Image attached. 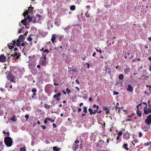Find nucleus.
I'll use <instances>...</instances> for the list:
<instances>
[{"mask_svg":"<svg viewBox=\"0 0 151 151\" xmlns=\"http://www.w3.org/2000/svg\"><path fill=\"white\" fill-rule=\"evenodd\" d=\"M4 142L7 147H10L12 144V139L9 137H6L4 139Z\"/></svg>","mask_w":151,"mask_h":151,"instance_id":"f257e3e1","label":"nucleus"},{"mask_svg":"<svg viewBox=\"0 0 151 151\" xmlns=\"http://www.w3.org/2000/svg\"><path fill=\"white\" fill-rule=\"evenodd\" d=\"M43 20V17L40 15L37 14L35 17V20L33 21V23L36 22L41 23V21Z\"/></svg>","mask_w":151,"mask_h":151,"instance_id":"f03ea898","label":"nucleus"},{"mask_svg":"<svg viewBox=\"0 0 151 151\" xmlns=\"http://www.w3.org/2000/svg\"><path fill=\"white\" fill-rule=\"evenodd\" d=\"M31 5H30V6L28 7V10H27L26 11L24 12L23 13V16L25 17L28 14V13H30L32 14V13L33 10L34 9L33 7H31Z\"/></svg>","mask_w":151,"mask_h":151,"instance_id":"7ed1b4c3","label":"nucleus"},{"mask_svg":"<svg viewBox=\"0 0 151 151\" xmlns=\"http://www.w3.org/2000/svg\"><path fill=\"white\" fill-rule=\"evenodd\" d=\"M79 141L78 139H76L74 142V144L72 147V149L74 150H76L79 147Z\"/></svg>","mask_w":151,"mask_h":151,"instance_id":"20e7f679","label":"nucleus"},{"mask_svg":"<svg viewBox=\"0 0 151 151\" xmlns=\"http://www.w3.org/2000/svg\"><path fill=\"white\" fill-rule=\"evenodd\" d=\"M7 78L11 82L14 83L15 82V81L14 80L15 77L13 76L12 74H9L7 77Z\"/></svg>","mask_w":151,"mask_h":151,"instance_id":"39448f33","label":"nucleus"},{"mask_svg":"<svg viewBox=\"0 0 151 151\" xmlns=\"http://www.w3.org/2000/svg\"><path fill=\"white\" fill-rule=\"evenodd\" d=\"M46 57L45 55H44L43 57L41 58V65L43 66H45L46 64Z\"/></svg>","mask_w":151,"mask_h":151,"instance_id":"423d86ee","label":"nucleus"},{"mask_svg":"<svg viewBox=\"0 0 151 151\" xmlns=\"http://www.w3.org/2000/svg\"><path fill=\"white\" fill-rule=\"evenodd\" d=\"M145 123L147 125H150L151 124V115L150 114L148 116L146 119L145 120Z\"/></svg>","mask_w":151,"mask_h":151,"instance_id":"0eeeda50","label":"nucleus"},{"mask_svg":"<svg viewBox=\"0 0 151 151\" xmlns=\"http://www.w3.org/2000/svg\"><path fill=\"white\" fill-rule=\"evenodd\" d=\"M61 94L60 92L58 93L57 94L54 95L53 96L54 98H55L57 101H59L60 100Z\"/></svg>","mask_w":151,"mask_h":151,"instance_id":"6e6552de","label":"nucleus"},{"mask_svg":"<svg viewBox=\"0 0 151 151\" xmlns=\"http://www.w3.org/2000/svg\"><path fill=\"white\" fill-rule=\"evenodd\" d=\"M6 58L5 56L3 55L0 56V61L1 63H4L6 61Z\"/></svg>","mask_w":151,"mask_h":151,"instance_id":"1a4fd4ad","label":"nucleus"},{"mask_svg":"<svg viewBox=\"0 0 151 151\" xmlns=\"http://www.w3.org/2000/svg\"><path fill=\"white\" fill-rule=\"evenodd\" d=\"M25 39V37L22 35H21L19 39L17 40V42H20L23 41Z\"/></svg>","mask_w":151,"mask_h":151,"instance_id":"9d476101","label":"nucleus"},{"mask_svg":"<svg viewBox=\"0 0 151 151\" xmlns=\"http://www.w3.org/2000/svg\"><path fill=\"white\" fill-rule=\"evenodd\" d=\"M102 108L103 110L105 111L106 114H110L109 109L107 107L102 106Z\"/></svg>","mask_w":151,"mask_h":151,"instance_id":"9b49d317","label":"nucleus"},{"mask_svg":"<svg viewBox=\"0 0 151 151\" xmlns=\"http://www.w3.org/2000/svg\"><path fill=\"white\" fill-rule=\"evenodd\" d=\"M127 90L130 92H132L133 90V88L129 84L128 85V87L127 88Z\"/></svg>","mask_w":151,"mask_h":151,"instance_id":"f8f14e48","label":"nucleus"},{"mask_svg":"<svg viewBox=\"0 0 151 151\" xmlns=\"http://www.w3.org/2000/svg\"><path fill=\"white\" fill-rule=\"evenodd\" d=\"M131 70V69L129 68H126L124 69V73L125 74H127L128 72H129Z\"/></svg>","mask_w":151,"mask_h":151,"instance_id":"ddd939ff","label":"nucleus"},{"mask_svg":"<svg viewBox=\"0 0 151 151\" xmlns=\"http://www.w3.org/2000/svg\"><path fill=\"white\" fill-rule=\"evenodd\" d=\"M8 46L10 49H12L14 47V44H12V43H10L8 44Z\"/></svg>","mask_w":151,"mask_h":151,"instance_id":"4468645a","label":"nucleus"},{"mask_svg":"<svg viewBox=\"0 0 151 151\" xmlns=\"http://www.w3.org/2000/svg\"><path fill=\"white\" fill-rule=\"evenodd\" d=\"M56 39L55 35H52V38L51 39L52 42L53 43L55 42V40Z\"/></svg>","mask_w":151,"mask_h":151,"instance_id":"2eb2a0df","label":"nucleus"},{"mask_svg":"<svg viewBox=\"0 0 151 151\" xmlns=\"http://www.w3.org/2000/svg\"><path fill=\"white\" fill-rule=\"evenodd\" d=\"M123 138L125 139H128L129 138V135L127 133H124L123 134Z\"/></svg>","mask_w":151,"mask_h":151,"instance_id":"dca6fc26","label":"nucleus"},{"mask_svg":"<svg viewBox=\"0 0 151 151\" xmlns=\"http://www.w3.org/2000/svg\"><path fill=\"white\" fill-rule=\"evenodd\" d=\"M144 112L146 114H149L148 110L147 109V106H146L144 109Z\"/></svg>","mask_w":151,"mask_h":151,"instance_id":"f3484780","label":"nucleus"},{"mask_svg":"<svg viewBox=\"0 0 151 151\" xmlns=\"http://www.w3.org/2000/svg\"><path fill=\"white\" fill-rule=\"evenodd\" d=\"M26 22H27V19L25 18L24 19L22 20L21 21V23L24 25H26Z\"/></svg>","mask_w":151,"mask_h":151,"instance_id":"a211bd4d","label":"nucleus"},{"mask_svg":"<svg viewBox=\"0 0 151 151\" xmlns=\"http://www.w3.org/2000/svg\"><path fill=\"white\" fill-rule=\"evenodd\" d=\"M19 54L17 53L16 52H15L14 55H11V56H13L15 58L16 56V58L17 59H18L19 58V56H17V55Z\"/></svg>","mask_w":151,"mask_h":151,"instance_id":"6ab92c4d","label":"nucleus"},{"mask_svg":"<svg viewBox=\"0 0 151 151\" xmlns=\"http://www.w3.org/2000/svg\"><path fill=\"white\" fill-rule=\"evenodd\" d=\"M27 15V16L25 18L26 19H27L28 20L29 22H30L32 20V17H30L29 15L28 14Z\"/></svg>","mask_w":151,"mask_h":151,"instance_id":"aec40b11","label":"nucleus"},{"mask_svg":"<svg viewBox=\"0 0 151 151\" xmlns=\"http://www.w3.org/2000/svg\"><path fill=\"white\" fill-rule=\"evenodd\" d=\"M136 113L137 115H138L139 117L141 116L142 113L140 111H139V110H137V111Z\"/></svg>","mask_w":151,"mask_h":151,"instance_id":"412c9836","label":"nucleus"},{"mask_svg":"<svg viewBox=\"0 0 151 151\" xmlns=\"http://www.w3.org/2000/svg\"><path fill=\"white\" fill-rule=\"evenodd\" d=\"M13 117L11 118L10 119V120H12V122L13 121L15 122L17 120V119H16L15 116L14 115H13Z\"/></svg>","mask_w":151,"mask_h":151,"instance_id":"4be33fe9","label":"nucleus"},{"mask_svg":"<svg viewBox=\"0 0 151 151\" xmlns=\"http://www.w3.org/2000/svg\"><path fill=\"white\" fill-rule=\"evenodd\" d=\"M124 77L123 75L122 74H120L119 76V79L120 80H122L124 79Z\"/></svg>","mask_w":151,"mask_h":151,"instance_id":"5701e85b","label":"nucleus"},{"mask_svg":"<svg viewBox=\"0 0 151 151\" xmlns=\"http://www.w3.org/2000/svg\"><path fill=\"white\" fill-rule=\"evenodd\" d=\"M128 145L127 144H124L123 146V147L126 149L127 150H128L129 148L127 147Z\"/></svg>","mask_w":151,"mask_h":151,"instance_id":"b1692460","label":"nucleus"},{"mask_svg":"<svg viewBox=\"0 0 151 151\" xmlns=\"http://www.w3.org/2000/svg\"><path fill=\"white\" fill-rule=\"evenodd\" d=\"M70 9L71 10L74 11L76 9V7L74 5H72L70 6Z\"/></svg>","mask_w":151,"mask_h":151,"instance_id":"393cba45","label":"nucleus"},{"mask_svg":"<svg viewBox=\"0 0 151 151\" xmlns=\"http://www.w3.org/2000/svg\"><path fill=\"white\" fill-rule=\"evenodd\" d=\"M53 149L54 151H59V148L55 146L53 147Z\"/></svg>","mask_w":151,"mask_h":151,"instance_id":"a878e982","label":"nucleus"},{"mask_svg":"<svg viewBox=\"0 0 151 151\" xmlns=\"http://www.w3.org/2000/svg\"><path fill=\"white\" fill-rule=\"evenodd\" d=\"M88 111L89 112L90 114L91 115L94 114L93 112V111L92 109L90 108H89L88 109Z\"/></svg>","mask_w":151,"mask_h":151,"instance_id":"bb28decb","label":"nucleus"},{"mask_svg":"<svg viewBox=\"0 0 151 151\" xmlns=\"http://www.w3.org/2000/svg\"><path fill=\"white\" fill-rule=\"evenodd\" d=\"M85 15L86 17L87 18H88L90 17L88 11L85 13Z\"/></svg>","mask_w":151,"mask_h":151,"instance_id":"cd10ccee","label":"nucleus"},{"mask_svg":"<svg viewBox=\"0 0 151 151\" xmlns=\"http://www.w3.org/2000/svg\"><path fill=\"white\" fill-rule=\"evenodd\" d=\"M111 69L109 68H107L106 70V71L107 72L108 74H110L111 73Z\"/></svg>","mask_w":151,"mask_h":151,"instance_id":"c85d7f7f","label":"nucleus"},{"mask_svg":"<svg viewBox=\"0 0 151 151\" xmlns=\"http://www.w3.org/2000/svg\"><path fill=\"white\" fill-rule=\"evenodd\" d=\"M26 147L24 146L23 147H21L20 149V151H26Z\"/></svg>","mask_w":151,"mask_h":151,"instance_id":"c756f323","label":"nucleus"},{"mask_svg":"<svg viewBox=\"0 0 151 151\" xmlns=\"http://www.w3.org/2000/svg\"><path fill=\"white\" fill-rule=\"evenodd\" d=\"M24 27H21L18 30V33H20L22 32V31L23 30V29L24 28Z\"/></svg>","mask_w":151,"mask_h":151,"instance_id":"7c9ffc66","label":"nucleus"},{"mask_svg":"<svg viewBox=\"0 0 151 151\" xmlns=\"http://www.w3.org/2000/svg\"><path fill=\"white\" fill-rule=\"evenodd\" d=\"M44 107L46 109H49L50 108V106L47 104H45L44 105Z\"/></svg>","mask_w":151,"mask_h":151,"instance_id":"2f4dec72","label":"nucleus"},{"mask_svg":"<svg viewBox=\"0 0 151 151\" xmlns=\"http://www.w3.org/2000/svg\"><path fill=\"white\" fill-rule=\"evenodd\" d=\"M66 91L67 92V93L68 94H69L71 92V90L70 89H69L68 88H67L66 89Z\"/></svg>","mask_w":151,"mask_h":151,"instance_id":"473e14b6","label":"nucleus"},{"mask_svg":"<svg viewBox=\"0 0 151 151\" xmlns=\"http://www.w3.org/2000/svg\"><path fill=\"white\" fill-rule=\"evenodd\" d=\"M83 111L85 113H86L87 112V107H85L83 109Z\"/></svg>","mask_w":151,"mask_h":151,"instance_id":"72a5a7b5","label":"nucleus"},{"mask_svg":"<svg viewBox=\"0 0 151 151\" xmlns=\"http://www.w3.org/2000/svg\"><path fill=\"white\" fill-rule=\"evenodd\" d=\"M50 120L49 118H46L45 119V120L44 121V122L45 124H46L47 123V121Z\"/></svg>","mask_w":151,"mask_h":151,"instance_id":"f704fd0d","label":"nucleus"},{"mask_svg":"<svg viewBox=\"0 0 151 151\" xmlns=\"http://www.w3.org/2000/svg\"><path fill=\"white\" fill-rule=\"evenodd\" d=\"M137 142V139H134L132 142V143L134 145V143H136Z\"/></svg>","mask_w":151,"mask_h":151,"instance_id":"c9c22d12","label":"nucleus"},{"mask_svg":"<svg viewBox=\"0 0 151 151\" xmlns=\"http://www.w3.org/2000/svg\"><path fill=\"white\" fill-rule=\"evenodd\" d=\"M122 109V107H119L118 109L117 110V111H116L117 113H118L119 114L120 113V111Z\"/></svg>","mask_w":151,"mask_h":151,"instance_id":"e433bc0d","label":"nucleus"},{"mask_svg":"<svg viewBox=\"0 0 151 151\" xmlns=\"http://www.w3.org/2000/svg\"><path fill=\"white\" fill-rule=\"evenodd\" d=\"M95 107L96 108V109H98L99 107L98 105L96 106L95 104H94L93 106V108H95Z\"/></svg>","mask_w":151,"mask_h":151,"instance_id":"4c0bfd02","label":"nucleus"},{"mask_svg":"<svg viewBox=\"0 0 151 151\" xmlns=\"http://www.w3.org/2000/svg\"><path fill=\"white\" fill-rule=\"evenodd\" d=\"M70 28V27H65L64 29V30L65 32H67V31H68V30Z\"/></svg>","mask_w":151,"mask_h":151,"instance_id":"58836bf2","label":"nucleus"},{"mask_svg":"<svg viewBox=\"0 0 151 151\" xmlns=\"http://www.w3.org/2000/svg\"><path fill=\"white\" fill-rule=\"evenodd\" d=\"M43 52H47V53H49L50 52V51L48 49H45L43 50Z\"/></svg>","mask_w":151,"mask_h":151,"instance_id":"ea45409f","label":"nucleus"},{"mask_svg":"<svg viewBox=\"0 0 151 151\" xmlns=\"http://www.w3.org/2000/svg\"><path fill=\"white\" fill-rule=\"evenodd\" d=\"M37 91V90L35 88H34L32 89V91L33 93H35Z\"/></svg>","mask_w":151,"mask_h":151,"instance_id":"a19ab883","label":"nucleus"},{"mask_svg":"<svg viewBox=\"0 0 151 151\" xmlns=\"http://www.w3.org/2000/svg\"><path fill=\"white\" fill-rule=\"evenodd\" d=\"M0 147L2 148V149H3V142H0Z\"/></svg>","mask_w":151,"mask_h":151,"instance_id":"79ce46f5","label":"nucleus"},{"mask_svg":"<svg viewBox=\"0 0 151 151\" xmlns=\"http://www.w3.org/2000/svg\"><path fill=\"white\" fill-rule=\"evenodd\" d=\"M118 136H120L123 134V132L121 131H119L118 132Z\"/></svg>","mask_w":151,"mask_h":151,"instance_id":"37998d69","label":"nucleus"},{"mask_svg":"<svg viewBox=\"0 0 151 151\" xmlns=\"http://www.w3.org/2000/svg\"><path fill=\"white\" fill-rule=\"evenodd\" d=\"M29 117V116L28 114H27L25 116V118L26 119V121H27V120Z\"/></svg>","mask_w":151,"mask_h":151,"instance_id":"c03bdc74","label":"nucleus"},{"mask_svg":"<svg viewBox=\"0 0 151 151\" xmlns=\"http://www.w3.org/2000/svg\"><path fill=\"white\" fill-rule=\"evenodd\" d=\"M4 114L3 111L0 109V115L2 116Z\"/></svg>","mask_w":151,"mask_h":151,"instance_id":"a18cd8bd","label":"nucleus"},{"mask_svg":"<svg viewBox=\"0 0 151 151\" xmlns=\"http://www.w3.org/2000/svg\"><path fill=\"white\" fill-rule=\"evenodd\" d=\"M17 41H16V40H14L13 41V43H12V44H14V45H15V44H16L17 43Z\"/></svg>","mask_w":151,"mask_h":151,"instance_id":"49530a36","label":"nucleus"},{"mask_svg":"<svg viewBox=\"0 0 151 151\" xmlns=\"http://www.w3.org/2000/svg\"><path fill=\"white\" fill-rule=\"evenodd\" d=\"M114 94L115 95H117L119 94V92H116L115 91H114Z\"/></svg>","mask_w":151,"mask_h":151,"instance_id":"de8ad7c7","label":"nucleus"},{"mask_svg":"<svg viewBox=\"0 0 151 151\" xmlns=\"http://www.w3.org/2000/svg\"><path fill=\"white\" fill-rule=\"evenodd\" d=\"M98 111V110L97 109L93 110V113H94V114H96V113Z\"/></svg>","mask_w":151,"mask_h":151,"instance_id":"09e8293b","label":"nucleus"},{"mask_svg":"<svg viewBox=\"0 0 151 151\" xmlns=\"http://www.w3.org/2000/svg\"><path fill=\"white\" fill-rule=\"evenodd\" d=\"M76 82L77 84H80L79 81L78 79H77L76 80Z\"/></svg>","mask_w":151,"mask_h":151,"instance_id":"8fccbe9b","label":"nucleus"},{"mask_svg":"<svg viewBox=\"0 0 151 151\" xmlns=\"http://www.w3.org/2000/svg\"><path fill=\"white\" fill-rule=\"evenodd\" d=\"M95 49L96 50V51L97 52H99L100 53H101L102 52V51L101 50H99L98 49H97L96 48H95Z\"/></svg>","mask_w":151,"mask_h":151,"instance_id":"3c124183","label":"nucleus"},{"mask_svg":"<svg viewBox=\"0 0 151 151\" xmlns=\"http://www.w3.org/2000/svg\"><path fill=\"white\" fill-rule=\"evenodd\" d=\"M58 91V89H55L54 90V92L55 93H57Z\"/></svg>","mask_w":151,"mask_h":151,"instance_id":"603ef678","label":"nucleus"},{"mask_svg":"<svg viewBox=\"0 0 151 151\" xmlns=\"http://www.w3.org/2000/svg\"><path fill=\"white\" fill-rule=\"evenodd\" d=\"M150 144H151V143L150 142V143H149L148 142H147L146 143H145V146H147V145H149Z\"/></svg>","mask_w":151,"mask_h":151,"instance_id":"864d4df0","label":"nucleus"},{"mask_svg":"<svg viewBox=\"0 0 151 151\" xmlns=\"http://www.w3.org/2000/svg\"><path fill=\"white\" fill-rule=\"evenodd\" d=\"M142 133L140 132H139V137H141L142 136Z\"/></svg>","mask_w":151,"mask_h":151,"instance_id":"5fc2aeb1","label":"nucleus"},{"mask_svg":"<svg viewBox=\"0 0 151 151\" xmlns=\"http://www.w3.org/2000/svg\"><path fill=\"white\" fill-rule=\"evenodd\" d=\"M41 127H42L43 129H46V127L45 126H43L42 125L41 126Z\"/></svg>","mask_w":151,"mask_h":151,"instance_id":"6e6d98bb","label":"nucleus"},{"mask_svg":"<svg viewBox=\"0 0 151 151\" xmlns=\"http://www.w3.org/2000/svg\"><path fill=\"white\" fill-rule=\"evenodd\" d=\"M86 64L87 65V68L89 69V66L90 65V64L88 63H86Z\"/></svg>","mask_w":151,"mask_h":151,"instance_id":"4d7b16f0","label":"nucleus"},{"mask_svg":"<svg viewBox=\"0 0 151 151\" xmlns=\"http://www.w3.org/2000/svg\"><path fill=\"white\" fill-rule=\"evenodd\" d=\"M52 126H53V127L55 128L57 127V125H56L54 124V123H53V124H52Z\"/></svg>","mask_w":151,"mask_h":151,"instance_id":"13d9d810","label":"nucleus"},{"mask_svg":"<svg viewBox=\"0 0 151 151\" xmlns=\"http://www.w3.org/2000/svg\"><path fill=\"white\" fill-rule=\"evenodd\" d=\"M28 40L29 41H31L32 40V38L30 37H28Z\"/></svg>","mask_w":151,"mask_h":151,"instance_id":"bf43d9fd","label":"nucleus"},{"mask_svg":"<svg viewBox=\"0 0 151 151\" xmlns=\"http://www.w3.org/2000/svg\"><path fill=\"white\" fill-rule=\"evenodd\" d=\"M50 120H48L50 121L51 122H55V120L54 119H51L49 118Z\"/></svg>","mask_w":151,"mask_h":151,"instance_id":"052dcab7","label":"nucleus"},{"mask_svg":"<svg viewBox=\"0 0 151 151\" xmlns=\"http://www.w3.org/2000/svg\"><path fill=\"white\" fill-rule=\"evenodd\" d=\"M17 46L18 47H19L21 46V44L20 42H18L17 44Z\"/></svg>","mask_w":151,"mask_h":151,"instance_id":"680f3d73","label":"nucleus"},{"mask_svg":"<svg viewBox=\"0 0 151 151\" xmlns=\"http://www.w3.org/2000/svg\"><path fill=\"white\" fill-rule=\"evenodd\" d=\"M36 95V93H33V94H32V98H34V96H35V95Z\"/></svg>","mask_w":151,"mask_h":151,"instance_id":"e2e57ef3","label":"nucleus"},{"mask_svg":"<svg viewBox=\"0 0 151 151\" xmlns=\"http://www.w3.org/2000/svg\"><path fill=\"white\" fill-rule=\"evenodd\" d=\"M119 107H118L117 105H116L115 107V108L116 109V111H117V110L118 109Z\"/></svg>","mask_w":151,"mask_h":151,"instance_id":"0e129e2a","label":"nucleus"},{"mask_svg":"<svg viewBox=\"0 0 151 151\" xmlns=\"http://www.w3.org/2000/svg\"><path fill=\"white\" fill-rule=\"evenodd\" d=\"M105 123H104V124L102 125V128L103 129L104 128L105 126Z\"/></svg>","mask_w":151,"mask_h":151,"instance_id":"69168bd1","label":"nucleus"},{"mask_svg":"<svg viewBox=\"0 0 151 151\" xmlns=\"http://www.w3.org/2000/svg\"><path fill=\"white\" fill-rule=\"evenodd\" d=\"M54 84L55 86H58V85H59V84L58 83H56L55 82H54Z\"/></svg>","mask_w":151,"mask_h":151,"instance_id":"338daca9","label":"nucleus"},{"mask_svg":"<svg viewBox=\"0 0 151 151\" xmlns=\"http://www.w3.org/2000/svg\"><path fill=\"white\" fill-rule=\"evenodd\" d=\"M81 110H82V109L81 107H80L78 108V112H80L81 111Z\"/></svg>","mask_w":151,"mask_h":151,"instance_id":"774afa93","label":"nucleus"}]
</instances>
